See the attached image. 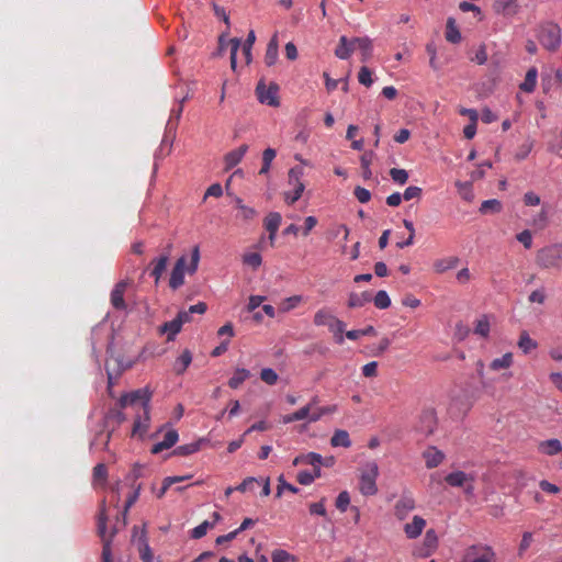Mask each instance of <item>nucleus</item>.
I'll return each instance as SVG.
<instances>
[{
    "label": "nucleus",
    "mask_w": 562,
    "mask_h": 562,
    "mask_svg": "<svg viewBox=\"0 0 562 562\" xmlns=\"http://www.w3.org/2000/svg\"><path fill=\"white\" fill-rule=\"evenodd\" d=\"M471 60L476 63L477 65H484L487 61V52L486 46L484 44L479 46Z\"/></svg>",
    "instance_id": "obj_62"
},
{
    "label": "nucleus",
    "mask_w": 562,
    "mask_h": 562,
    "mask_svg": "<svg viewBox=\"0 0 562 562\" xmlns=\"http://www.w3.org/2000/svg\"><path fill=\"white\" fill-rule=\"evenodd\" d=\"M350 504V495L347 491H342L336 498V507L341 513L346 512Z\"/></svg>",
    "instance_id": "obj_55"
},
{
    "label": "nucleus",
    "mask_w": 562,
    "mask_h": 562,
    "mask_svg": "<svg viewBox=\"0 0 562 562\" xmlns=\"http://www.w3.org/2000/svg\"><path fill=\"white\" fill-rule=\"evenodd\" d=\"M321 476V468L314 469L313 473L308 471H300L296 480L302 485H310L316 477Z\"/></svg>",
    "instance_id": "obj_36"
},
{
    "label": "nucleus",
    "mask_w": 562,
    "mask_h": 562,
    "mask_svg": "<svg viewBox=\"0 0 562 562\" xmlns=\"http://www.w3.org/2000/svg\"><path fill=\"white\" fill-rule=\"evenodd\" d=\"M260 378L268 385H273L278 381L277 372L270 368L262 369L260 372Z\"/></svg>",
    "instance_id": "obj_56"
},
{
    "label": "nucleus",
    "mask_w": 562,
    "mask_h": 562,
    "mask_svg": "<svg viewBox=\"0 0 562 562\" xmlns=\"http://www.w3.org/2000/svg\"><path fill=\"white\" fill-rule=\"evenodd\" d=\"M379 467L375 461L367 462L360 471L359 491L364 496H373L378 493L376 479Z\"/></svg>",
    "instance_id": "obj_3"
},
{
    "label": "nucleus",
    "mask_w": 562,
    "mask_h": 562,
    "mask_svg": "<svg viewBox=\"0 0 562 562\" xmlns=\"http://www.w3.org/2000/svg\"><path fill=\"white\" fill-rule=\"evenodd\" d=\"M313 323L315 326H329L333 323H337V317L327 308L323 307L319 308L315 314L313 318Z\"/></svg>",
    "instance_id": "obj_19"
},
{
    "label": "nucleus",
    "mask_w": 562,
    "mask_h": 562,
    "mask_svg": "<svg viewBox=\"0 0 562 562\" xmlns=\"http://www.w3.org/2000/svg\"><path fill=\"white\" fill-rule=\"evenodd\" d=\"M278 488H277V496L280 497L283 493V491H289L293 494L297 493L299 492V488L295 487L294 485L285 482L283 475H280L279 479H278Z\"/></svg>",
    "instance_id": "obj_59"
},
{
    "label": "nucleus",
    "mask_w": 562,
    "mask_h": 562,
    "mask_svg": "<svg viewBox=\"0 0 562 562\" xmlns=\"http://www.w3.org/2000/svg\"><path fill=\"white\" fill-rule=\"evenodd\" d=\"M279 56V44H278V36L274 34L271 40L269 41L265 54V63L267 66H273Z\"/></svg>",
    "instance_id": "obj_21"
},
{
    "label": "nucleus",
    "mask_w": 562,
    "mask_h": 562,
    "mask_svg": "<svg viewBox=\"0 0 562 562\" xmlns=\"http://www.w3.org/2000/svg\"><path fill=\"white\" fill-rule=\"evenodd\" d=\"M518 347L525 353H528L532 349L537 348V342L529 336L527 331H522L518 340Z\"/></svg>",
    "instance_id": "obj_38"
},
{
    "label": "nucleus",
    "mask_w": 562,
    "mask_h": 562,
    "mask_svg": "<svg viewBox=\"0 0 562 562\" xmlns=\"http://www.w3.org/2000/svg\"><path fill=\"white\" fill-rule=\"evenodd\" d=\"M302 301H303V297L301 295L290 296L282 302L281 310L283 312H289V311L295 308Z\"/></svg>",
    "instance_id": "obj_57"
},
{
    "label": "nucleus",
    "mask_w": 562,
    "mask_h": 562,
    "mask_svg": "<svg viewBox=\"0 0 562 562\" xmlns=\"http://www.w3.org/2000/svg\"><path fill=\"white\" fill-rule=\"evenodd\" d=\"M106 508H105V502L102 501L99 517H98V533L102 539L103 548H102V560L103 562H113L112 560V552H111V541L116 532L115 529L112 530V532L106 536Z\"/></svg>",
    "instance_id": "obj_5"
},
{
    "label": "nucleus",
    "mask_w": 562,
    "mask_h": 562,
    "mask_svg": "<svg viewBox=\"0 0 562 562\" xmlns=\"http://www.w3.org/2000/svg\"><path fill=\"white\" fill-rule=\"evenodd\" d=\"M438 538L434 529L426 531L424 546L427 548L426 554H429L437 547Z\"/></svg>",
    "instance_id": "obj_50"
},
{
    "label": "nucleus",
    "mask_w": 562,
    "mask_h": 562,
    "mask_svg": "<svg viewBox=\"0 0 562 562\" xmlns=\"http://www.w3.org/2000/svg\"><path fill=\"white\" fill-rule=\"evenodd\" d=\"M151 393L148 389H136L131 393H125L120 397L119 405L121 408L133 407L137 413L133 428L132 437L143 438L149 428V402Z\"/></svg>",
    "instance_id": "obj_1"
},
{
    "label": "nucleus",
    "mask_w": 562,
    "mask_h": 562,
    "mask_svg": "<svg viewBox=\"0 0 562 562\" xmlns=\"http://www.w3.org/2000/svg\"><path fill=\"white\" fill-rule=\"evenodd\" d=\"M243 262L256 270L261 266L262 258L258 252H249L243 256Z\"/></svg>",
    "instance_id": "obj_48"
},
{
    "label": "nucleus",
    "mask_w": 562,
    "mask_h": 562,
    "mask_svg": "<svg viewBox=\"0 0 562 562\" xmlns=\"http://www.w3.org/2000/svg\"><path fill=\"white\" fill-rule=\"evenodd\" d=\"M169 256L168 254L160 256L158 259L154 260V268L151 270V276L155 278V283H158L162 273L167 268Z\"/></svg>",
    "instance_id": "obj_32"
},
{
    "label": "nucleus",
    "mask_w": 562,
    "mask_h": 562,
    "mask_svg": "<svg viewBox=\"0 0 562 562\" xmlns=\"http://www.w3.org/2000/svg\"><path fill=\"white\" fill-rule=\"evenodd\" d=\"M304 189V183L297 182V186L294 188L293 192H284V201L290 205L294 204L302 196Z\"/></svg>",
    "instance_id": "obj_42"
},
{
    "label": "nucleus",
    "mask_w": 562,
    "mask_h": 562,
    "mask_svg": "<svg viewBox=\"0 0 562 562\" xmlns=\"http://www.w3.org/2000/svg\"><path fill=\"white\" fill-rule=\"evenodd\" d=\"M192 361V355L189 350H184L175 361L173 370L178 374H181L190 366Z\"/></svg>",
    "instance_id": "obj_33"
},
{
    "label": "nucleus",
    "mask_w": 562,
    "mask_h": 562,
    "mask_svg": "<svg viewBox=\"0 0 562 562\" xmlns=\"http://www.w3.org/2000/svg\"><path fill=\"white\" fill-rule=\"evenodd\" d=\"M358 80L361 85L370 87L373 82L371 70L366 66L361 67L358 74Z\"/></svg>",
    "instance_id": "obj_61"
},
{
    "label": "nucleus",
    "mask_w": 562,
    "mask_h": 562,
    "mask_svg": "<svg viewBox=\"0 0 562 562\" xmlns=\"http://www.w3.org/2000/svg\"><path fill=\"white\" fill-rule=\"evenodd\" d=\"M538 450L546 456H555L562 452V445L558 439H549L539 442Z\"/></svg>",
    "instance_id": "obj_25"
},
{
    "label": "nucleus",
    "mask_w": 562,
    "mask_h": 562,
    "mask_svg": "<svg viewBox=\"0 0 562 562\" xmlns=\"http://www.w3.org/2000/svg\"><path fill=\"white\" fill-rule=\"evenodd\" d=\"M186 261H187V259L184 256L180 257L177 260V262L171 271L170 279H169V285L173 290L180 288L184 283Z\"/></svg>",
    "instance_id": "obj_11"
},
{
    "label": "nucleus",
    "mask_w": 562,
    "mask_h": 562,
    "mask_svg": "<svg viewBox=\"0 0 562 562\" xmlns=\"http://www.w3.org/2000/svg\"><path fill=\"white\" fill-rule=\"evenodd\" d=\"M139 491H140V485H138L135 491L133 493H131L128 495V497L126 498L125 501V504H124V508H123V512H122V517H123V525L126 524L125 519H126V515L130 510V508L136 503V501L138 499V496H139Z\"/></svg>",
    "instance_id": "obj_45"
},
{
    "label": "nucleus",
    "mask_w": 562,
    "mask_h": 562,
    "mask_svg": "<svg viewBox=\"0 0 562 562\" xmlns=\"http://www.w3.org/2000/svg\"><path fill=\"white\" fill-rule=\"evenodd\" d=\"M531 224L536 228L543 229L548 225V211L542 209L536 216H533Z\"/></svg>",
    "instance_id": "obj_53"
},
{
    "label": "nucleus",
    "mask_w": 562,
    "mask_h": 562,
    "mask_svg": "<svg viewBox=\"0 0 562 562\" xmlns=\"http://www.w3.org/2000/svg\"><path fill=\"white\" fill-rule=\"evenodd\" d=\"M456 186H457L458 191L463 200L471 202L474 199V193H473L471 182L458 181L456 183Z\"/></svg>",
    "instance_id": "obj_41"
},
{
    "label": "nucleus",
    "mask_w": 562,
    "mask_h": 562,
    "mask_svg": "<svg viewBox=\"0 0 562 562\" xmlns=\"http://www.w3.org/2000/svg\"><path fill=\"white\" fill-rule=\"evenodd\" d=\"M474 333L476 335H480L482 337H487L490 334V321L486 315H483L481 318L477 319Z\"/></svg>",
    "instance_id": "obj_47"
},
{
    "label": "nucleus",
    "mask_w": 562,
    "mask_h": 562,
    "mask_svg": "<svg viewBox=\"0 0 562 562\" xmlns=\"http://www.w3.org/2000/svg\"><path fill=\"white\" fill-rule=\"evenodd\" d=\"M281 221H282V217H281V214L278 213V212H271L269 213L265 221H263V225H265V228L269 232V233H277L278 229H279V226L281 224Z\"/></svg>",
    "instance_id": "obj_34"
},
{
    "label": "nucleus",
    "mask_w": 562,
    "mask_h": 562,
    "mask_svg": "<svg viewBox=\"0 0 562 562\" xmlns=\"http://www.w3.org/2000/svg\"><path fill=\"white\" fill-rule=\"evenodd\" d=\"M355 49L361 50L362 60L366 61L371 57L372 54V42L368 37L353 38Z\"/></svg>",
    "instance_id": "obj_27"
},
{
    "label": "nucleus",
    "mask_w": 562,
    "mask_h": 562,
    "mask_svg": "<svg viewBox=\"0 0 562 562\" xmlns=\"http://www.w3.org/2000/svg\"><path fill=\"white\" fill-rule=\"evenodd\" d=\"M213 521L204 520L199 526L191 530V537L193 539H200L204 537L209 529L213 528L215 524L221 519V515L217 512L213 513Z\"/></svg>",
    "instance_id": "obj_23"
},
{
    "label": "nucleus",
    "mask_w": 562,
    "mask_h": 562,
    "mask_svg": "<svg viewBox=\"0 0 562 562\" xmlns=\"http://www.w3.org/2000/svg\"><path fill=\"white\" fill-rule=\"evenodd\" d=\"M445 481L448 485L453 487H463L468 482H474V475L468 474L463 471H454L449 473Z\"/></svg>",
    "instance_id": "obj_16"
},
{
    "label": "nucleus",
    "mask_w": 562,
    "mask_h": 562,
    "mask_svg": "<svg viewBox=\"0 0 562 562\" xmlns=\"http://www.w3.org/2000/svg\"><path fill=\"white\" fill-rule=\"evenodd\" d=\"M250 376V371L246 369H237L229 379L228 386H239Z\"/></svg>",
    "instance_id": "obj_39"
},
{
    "label": "nucleus",
    "mask_w": 562,
    "mask_h": 562,
    "mask_svg": "<svg viewBox=\"0 0 562 562\" xmlns=\"http://www.w3.org/2000/svg\"><path fill=\"white\" fill-rule=\"evenodd\" d=\"M355 50V43L352 41H348L346 36H341L339 40V44L335 49V55L339 59H348L352 52Z\"/></svg>",
    "instance_id": "obj_24"
},
{
    "label": "nucleus",
    "mask_w": 562,
    "mask_h": 562,
    "mask_svg": "<svg viewBox=\"0 0 562 562\" xmlns=\"http://www.w3.org/2000/svg\"><path fill=\"white\" fill-rule=\"evenodd\" d=\"M191 477H192V475L167 476V477H165L164 481H162V485H161L160 490L157 493V497L158 498L164 497V495L166 494V492L168 491V488L171 485H173L176 483H179V482H183V481L190 480Z\"/></svg>",
    "instance_id": "obj_35"
},
{
    "label": "nucleus",
    "mask_w": 562,
    "mask_h": 562,
    "mask_svg": "<svg viewBox=\"0 0 562 562\" xmlns=\"http://www.w3.org/2000/svg\"><path fill=\"white\" fill-rule=\"evenodd\" d=\"M303 169L301 167H293L289 170L288 177H289V184L296 188L297 182H302L301 178L303 176Z\"/></svg>",
    "instance_id": "obj_60"
},
{
    "label": "nucleus",
    "mask_w": 562,
    "mask_h": 562,
    "mask_svg": "<svg viewBox=\"0 0 562 562\" xmlns=\"http://www.w3.org/2000/svg\"><path fill=\"white\" fill-rule=\"evenodd\" d=\"M513 362V355L510 352H507L503 355L501 358H496L492 361L491 368L493 370H499L508 368Z\"/></svg>",
    "instance_id": "obj_46"
},
{
    "label": "nucleus",
    "mask_w": 562,
    "mask_h": 562,
    "mask_svg": "<svg viewBox=\"0 0 562 562\" xmlns=\"http://www.w3.org/2000/svg\"><path fill=\"white\" fill-rule=\"evenodd\" d=\"M322 456L316 452H310L304 454V464L313 465L314 469L319 468L322 464Z\"/></svg>",
    "instance_id": "obj_63"
},
{
    "label": "nucleus",
    "mask_w": 562,
    "mask_h": 562,
    "mask_svg": "<svg viewBox=\"0 0 562 562\" xmlns=\"http://www.w3.org/2000/svg\"><path fill=\"white\" fill-rule=\"evenodd\" d=\"M256 93L260 103L277 108L280 105L279 100V87L276 83H271L267 87L262 81L257 85Z\"/></svg>",
    "instance_id": "obj_9"
},
{
    "label": "nucleus",
    "mask_w": 562,
    "mask_h": 562,
    "mask_svg": "<svg viewBox=\"0 0 562 562\" xmlns=\"http://www.w3.org/2000/svg\"><path fill=\"white\" fill-rule=\"evenodd\" d=\"M178 437L179 436L176 430L167 431L164 436V440L153 446L151 453L157 454L166 449L171 448L176 445Z\"/></svg>",
    "instance_id": "obj_20"
},
{
    "label": "nucleus",
    "mask_w": 562,
    "mask_h": 562,
    "mask_svg": "<svg viewBox=\"0 0 562 562\" xmlns=\"http://www.w3.org/2000/svg\"><path fill=\"white\" fill-rule=\"evenodd\" d=\"M181 328L182 326L179 324V322L176 318H173L170 322L164 323L160 326L159 330L161 334H167V340L171 341L175 339L176 335L180 333Z\"/></svg>",
    "instance_id": "obj_29"
},
{
    "label": "nucleus",
    "mask_w": 562,
    "mask_h": 562,
    "mask_svg": "<svg viewBox=\"0 0 562 562\" xmlns=\"http://www.w3.org/2000/svg\"><path fill=\"white\" fill-rule=\"evenodd\" d=\"M437 427V417L434 411L427 409L422 413L419 420L416 425V430L428 437L434 434Z\"/></svg>",
    "instance_id": "obj_10"
},
{
    "label": "nucleus",
    "mask_w": 562,
    "mask_h": 562,
    "mask_svg": "<svg viewBox=\"0 0 562 562\" xmlns=\"http://www.w3.org/2000/svg\"><path fill=\"white\" fill-rule=\"evenodd\" d=\"M372 300V295L369 291L361 293L351 292L348 296L347 305L349 308H358L364 306Z\"/></svg>",
    "instance_id": "obj_22"
},
{
    "label": "nucleus",
    "mask_w": 562,
    "mask_h": 562,
    "mask_svg": "<svg viewBox=\"0 0 562 562\" xmlns=\"http://www.w3.org/2000/svg\"><path fill=\"white\" fill-rule=\"evenodd\" d=\"M538 71L535 67L528 69L525 80L520 83V89L527 93L533 92L537 83Z\"/></svg>",
    "instance_id": "obj_28"
},
{
    "label": "nucleus",
    "mask_w": 562,
    "mask_h": 562,
    "mask_svg": "<svg viewBox=\"0 0 562 562\" xmlns=\"http://www.w3.org/2000/svg\"><path fill=\"white\" fill-rule=\"evenodd\" d=\"M276 150L273 148H267L263 150L262 153V166H261V169L259 170V173L260 175H266L269 172L270 170V167H271V162L272 160L276 158Z\"/></svg>",
    "instance_id": "obj_37"
},
{
    "label": "nucleus",
    "mask_w": 562,
    "mask_h": 562,
    "mask_svg": "<svg viewBox=\"0 0 562 562\" xmlns=\"http://www.w3.org/2000/svg\"><path fill=\"white\" fill-rule=\"evenodd\" d=\"M493 9L497 14L513 16L518 12L517 0H495Z\"/></svg>",
    "instance_id": "obj_15"
},
{
    "label": "nucleus",
    "mask_w": 562,
    "mask_h": 562,
    "mask_svg": "<svg viewBox=\"0 0 562 562\" xmlns=\"http://www.w3.org/2000/svg\"><path fill=\"white\" fill-rule=\"evenodd\" d=\"M335 412V406H325L322 408H314L313 404H307L299 411L286 415L284 417L285 423H292L302 419H310L311 422H316L321 418V416L325 414H331Z\"/></svg>",
    "instance_id": "obj_6"
},
{
    "label": "nucleus",
    "mask_w": 562,
    "mask_h": 562,
    "mask_svg": "<svg viewBox=\"0 0 562 562\" xmlns=\"http://www.w3.org/2000/svg\"><path fill=\"white\" fill-rule=\"evenodd\" d=\"M291 559V554L284 550H274L272 552V562H289Z\"/></svg>",
    "instance_id": "obj_64"
},
{
    "label": "nucleus",
    "mask_w": 562,
    "mask_h": 562,
    "mask_svg": "<svg viewBox=\"0 0 562 562\" xmlns=\"http://www.w3.org/2000/svg\"><path fill=\"white\" fill-rule=\"evenodd\" d=\"M108 477V470L106 467L103 463H98L93 468V481L94 482H102L105 483Z\"/></svg>",
    "instance_id": "obj_58"
},
{
    "label": "nucleus",
    "mask_w": 562,
    "mask_h": 562,
    "mask_svg": "<svg viewBox=\"0 0 562 562\" xmlns=\"http://www.w3.org/2000/svg\"><path fill=\"white\" fill-rule=\"evenodd\" d=\"M426 467L432 469L438 467L445 459V453L436 447H429L423 452Z\"/></svg>",
    "instance_id": "obj_18"
},
{
    "label": "nucleus",
    "mask_w": 562,
    "mask_h": 562,
    "mask_svg": "<svg viewBox=\"0 0 562 562\" xmlns=\"http://www.w3.org/2000/svg\"><path fill=\"white\" fill-rule=\"evenodd\" d=\"M538 40L543 48L555 52L561 45V29L558 24L546 23L540 25Z\"/></svg>",
    "instance_id": "obj_4"
},
{
    "label": "nucleus",
    "mask_w": 562,
    "mask_h": 562,
    "mask_svg": "<svg viewBox=\"0 0 562 562\" xmlns=\"http://www.w3.org/2000/svg\"><path fill=\"white\" fill-rule=\"evenodd\" d=\"M464 562H495L496 554L492 547L486 544H473L464 553Z\"/></svg>",
    "instance_id": "obj_8"
},
{
    "label": "nucleus",
    "mask_w": 562,
    "mask_h": 562,
    "mask_svg": "<svg viewBox=\"0 0 562 562\" xmlns=\"http://www.w3.org/2000/svg\"><path fill=\"white\" fill-rule=\"evenodd\" d=\"M236 206L239 210V216L244 221H250V220L255 218V216L257 215L256 210L243 204V201L240 199L236 200Z\"/></svg>",
    "instance_id": "obj_40"
},
{
    "label": "nucleus",
    "mask_w": 562,
    "mask_h": 562,
    "mask_svg": "<svg viewBox=\"0 0 562 562\" xmlns=\"http://www.w3.org/2000/svg\"><path fill=\"white\" fill-rule=\"evenodd\" d=\"M373 302H374L375 307H378L380 310H385V308L390 307V305H391V299H390L389 294L386 293V291H384V290L378 291V293L373 297Z\"/></svg>",
    "instance_id": "obj_43"
},
{
    "label": "nucleus",
    "mask_w": 562,
    "mask_h": 562,
    "mask_svg": "<svg viewBox=\"0 0 562 562\" xmlns=\"http://www.w3.org/2000/svg\"><path fill=\"white\" fill-rule=\"evenodd\" d=\"M536 263L542 269H560L562 267V245L552 244L537 251Z\"/></svg>",
    "instance_id": "obj_2"
},
{
    "label": "nucleus",
    "mask_w": 562,
    "mask_h": 562,
    "mask_svg": "<svg viewBox=\"0 0 562 562\" xmlns=\"http://www.w3.org/2000/svg\"><path fill=\"white\" fill-rule=\"evenodd\" d=\"M446 40L450 43L457 44L461 41V33L456 25V21L453 18H449L447 20L446 25Z\"/></svg>",
    "instance_id": "obj_31"
},
{
    "label": "nucleus",
    "mask_w": 562,
    "mask_h": 562,
    "mask_svg": "<svg viewBox=\"0 0 562 562\" xmlns=\"http://www.w3.org/2000/svg\"><path fill=\"white\" fill-rule=\"evenodd\" d=\"M127 288L126 281H120L111 292V304L115 310H125L124 294Z\"/></svg>",
    "instance_id": "obj_13"
},
{
    "label": "nucleus",
    "mask_w": 562,
    "mask_h": 562,
    "mask_svg": "<svg viewBox=\"0 0 562 562\" xmlns=\"http://www.w3.org/2000/svg\"><path fill=\"white\" fill-rule=\"evenodd\" d=\"M199 449L200 445L198 442H192L177 447L173 453L178 456H190L199 451Z\"/></svg>",
    "instance_id": "obj_52"
},
{
    "label": "nucleus",
    "mask_w": 562,
    "mask_h": 562,
    "mask_svg": "<svg viewBox=\"0 0 562 562\" xmlns=\"http://www.w3.org/2000/svg\"><path fill=\"white\" fill-rule=\"evenodd\" d=\"M135 358H126L124 355L121 353L111 355L105 362V369L109 378V386H111L114 376L121 374L124 370L130 369L135 363Z\"/></svg>",
    "instance_id": "obj_7"
},
{
    "label": "nucleus",
    "mask_w": 562,
    "mask_h": 562,
    "mask_svg": "<svg viewBox=\"0 0 562 562\" xmlns=\"http://www.w3.org/2000/svg\"><path fill=\"white\" fill-rule=\"evenodd\" d=\"M426 527V520L420 516H414L411 522L404 526V532L408 539H416L419 537Z\"/></svg>",
    "instance_id": "obj_14"
},
{
    "label": "nucleus",
    "mask_w": 562,
    "mask_h": 562,
    "mask_svg": "<svg viewBox=\"0 0 562 562\" xmlns=\"http://www.w3.org/2000/svg\"><path fill=\"white\" fill-rule=\"evenodd\" d=\"M392 180L397 184H405L408 180V172L405 169L392 168L390 170Z\"/></svg>",
    "instance_id": "obj_49"
},
{
    "label": "nucleus",
    "mask_w": 562,
    "mask_h": 562,
    "mask_svg": "<svg viewBox=\"0 0 562 562\" xmlns=\"http://www.w3.org/2000/svg\"><path fill=\"white\" fill-rule=\"evenodd\" d=\"M330 445L333 447H344L349 448L351 446V440L348 431L342 429H337L333 437L330 438Z\"/></svg>",
    "instance_id": "obj_30"
},
{
    "label": "nucleus",
    "mask_w": 562,
    "mask_h": 562,
    "mask_svg": "<svg viewBox=\"0 0 562 562\" xmlns=\"http://www.w3.org/2000/svg\"><path fill=\"white\" fill-rule=\"evenodd\" d=\"M415 508V501L412 496L403 495L395 504L394 506V514L397 519L403 520L405 519L408 514L414 510Z\"/></svg>",
    "instance_id": "obj_12"
},
{
    "label": "nucleus",
    "mask_w": 562,
    "mask_h": 562,
    "mask_svg": "<svg viewBox=\"0 0 562 562\" xmlns=\"http://www.w3.org/2000/svg\"><path fill=\"white\" fill-rule=\"evenodd\" d=\"M502 210V203L496 199L485 200L482 202L480 212L486 214L488 212L498 213Z\"/></svg>",
    "instance_id": "obj_44"
},
{
    "label": "nucleus",
    "mask_w": 562,
    "mask_h": 562,
    "mask_svg": "<svg viewBox=\"0 0 562 562\" xmlns=\"http://www.w3.org/2000/svg\"><path fill=\"white\" fill-rule=\"evenodd\" d=\"M240 45H241V40L240 38L234 37V38L229 40V46H231V68L234 71L236 70V66H237L236 56H237V52H238Z\"/></svg>",
    "instance_id": "obj_51"
},
{
    "label": "nucleus",
    "mask_w": 562,
    "mask_h": 562,
    "mask_svg": "<svg viewBox=\"0 0 562 562\" xmlns=\"http://www.w3.org/2000/svg\"><path fill=\"white\" fill-rule=\"evenodd\" d=\"M337 323L338 324H331L328 326V329L330 333L334 334V336L336 337V340L337 342L341 344L344 341V337H342V333L345 330V323L342 321H340L339 318H337Z\"/></svg>",
    "instance_id": "obj_54"
},
{
    "label": "nucleus",
    "mask_w": 562,
    "mask_h": 562,
    "mask_svg": "<svg viewBox=\"0 0 562 562\" xmlns=\"http://www.w3.org/2000/svg\"><path fill=\"white\" fill-rule=\"evenodd\" d=\"M247 150L248 145L243 144L238 148L227 153L224 157L225 169L228 170L237 166L241 161Z\"/></svg>",
    "instance_id": "obj_17"
},
{
    "label": "nucleus",
    "mask_w": 562,
    "mask_h": 562,
    "mask_svg": "<svg viewBox=\"0 0 562 562\" xmlns=\"http://www.w3.org/2000/svg\"><path fill=\"white\" fill-rule=\"evenodd\" d=\"M458 263H459V258L448 257V258L437 259L434 262L432 268L436 273H443L450 269L456 268Z\"/></svg>",
    "instance_id": "obj_26"
}]
</instances>
